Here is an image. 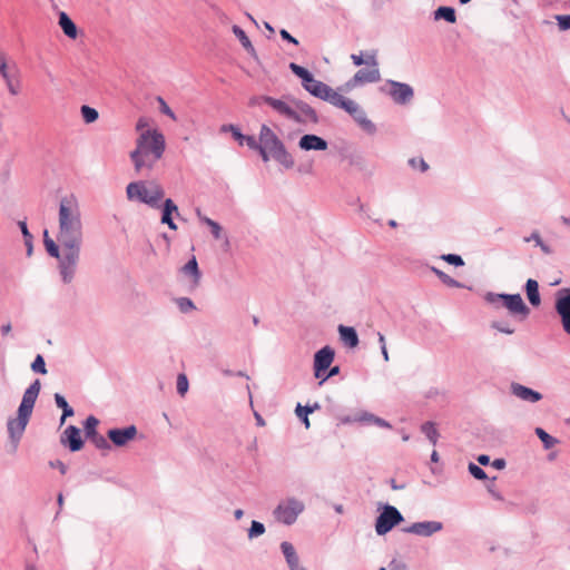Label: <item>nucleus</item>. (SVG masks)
Listing matches in <instances>:
<instances>
[{
    "instance_id": "obj_1",
    "label": "nucleus",
    "mask_w": 570,
    "mask_h": 570,
    "mask_svg": "<svg viewBox=\"0 0 570 570\" xmlns=\"http://www.w3.org/2000/svg\"><path fill=\"white\" fill-rule=\"evenodd\" d=\"M57 240L60 245H79L83 242V226L78 200L73 195L60 199Z\"/></svg>"
},
{
    "instance_id": "obj_2",
    "label": "nucleus",
    "mask_w": 570,
    "mask_h": 570,
    "mask_svg": "<svg viewBox=\"0 0 570 570\" xmlns=\"http://www.w3.org/2000/svg\"><path fill=\"white\" fill-rule=\"evenodd\" d=\"M166 148L164 135L157 129H148L139 135L130 159L137 174L151 170L163 157Z\"/></svg>"
},
{
    "instance_id": "obj_3",
    "label": "nucleus",
    "mask_w": 570,
    "mask_h": 570,
    "mask_svg": "<svg viewBox=\"0 0 570 570\" xmlns=\"http://www.w3.org/2000/svg\"><path fill=\"white\" fill-rule=\"evenodd\" d=\"M40 389V380L36 379L24 391L17 411V416L9 419L7 422L9 439L14 448L18 446L30 421Z\"/></svg>"
},
{
    "instance_id": "obj_4",
    "label": "nucleus",
    "mask_w": 570,
    "mask_h": 570,
    "mask_svg": "<svg viewBox=\"0 0 570 570\" xmlns=\"http://www.w3.org/2000/svg\"><path fill=\"white\" fill-rule=\"evenodd\" d=\"M126 194L129 200H137L151 208H160L165 190L156 180H138L127 185Z\"/></svg>"
},
{
    "instance_id": "obj_5",
    "label": "nucleus",
    "mask_w": 570,
    "mask_h": 570,
    "mask_svg": "<svg viewBox=\"0 0 570 570\" xmlns=\"http://www.w3.org/2000/svg\"><path fill=\"white\" fill-rule=\"evenodd\" d=\"M484 301L492 305L494 308L503 306L508 309L511 316L519 317L521 321L527 320L531 313L530 307L523 302L521 295L488 292L484 295Z\"/></svg>"
},
{
    "instance_id": "obj_6",
    "label": "nucleus",
    "mask_w": 570,
    "mask_h": 570,
    "mask_svg": "<svg viewBox=\"0 0 570 570\" xmlns=\"http://www.w3.org/2000/svg\"><path fill=\"white\" fill-rule=\"evenodd\" d=\"M259 144L271 151L272 159L277 161L286 169H289L294 166V159L287 151L284 142L265 124L262 125L259 129Z\"/></svg>"
},
{
    "instance_id": "obj_7",
    "label": "nucleus",
    "mask_w": 570,
    "mask_h": 570,
    "mask_svg": "<svg viewBox=\"0 0 570 570\" xmlns=\"http://www.w3.org/2000/svg\"><path fill=\"white\" fill-rule=\"evenodd\" d=\"M62 253L58 261V272L63 284L73 282L80 259L81 246L79 245H61Z\"/></svg>"
},
{
    "instance_id": "obj_8",
    "label": "nucleus",
    "mask_w": 570,
    "mask_h": 570,
    "mask_svg": "<svg viewBox=\"0 0 570 570\" xmlns=\"http://www.w3.org/2000/svg\"><path fill=\"white\" fill-rule=\"evenodd\" d=\"M367 57V68L360 69L355 75L345 83L346 88L352 89L365 83H374L381 80V72L377 61V51L370 50L365 52Z\"/></svg>"
},
{
    "instance_id": "obj_9",
    "label": "nucleus",
    "mask_w": 570,
    "mask_h": 570,
    "mask_svg": "<svg viewBox=\"0 0 570 570\" xmlns=\"http://www.w3.org/2000/svg\"><path fill=\"white\" fill-rule=\"evenodd\" d=\"M304 509L305 505L301 500L296 498H287L277 504L273 514L278 522L285 525H292L296 522L298 515L304 511Z\"/></svg>"
},
{
    "instance_id": "obj_10",
    "label": "nucleus",
    "mask_w": 570,
    "mask_h": 570,
    "mask_svg": "<svg viewBox=\"0 0 570 570\" xmlns=\"http://www.w3.org/2000/svg\"><path fill=\"white\" fill-rule=\"evenodd\" d=\"M404 521L402 513L391 504H384L375 520L377 535H384Z\"/></svg>"
},
{
    "instance_id": "obj_11",
    "label": "nucleus",
    "mask_w": 570,
    "mask_h": 570,
    "mask_svg": "<svg viewBox=\"0 0 570 570\" xmlns=\"http://www.w3.org/2000/svg\"><path fill=\"white\" fill-rule=\"evenodd\" d=\"M554 309L564 333L570 335V288H561L556 293Z\"/></svg>"
},
{
    "instance_id": "obj_12",
    "label": "nucleus",
    "mask_w": 570,
    "mask_h": 570,
    "mask_svg": "<svg viewBox=\"0 0 570 570\" xmlns=\"http://www.w3.org/2000/svg\"><path fill=\"white\" fill-rule=\"evenodd\" d=\"M386 86L389 89L385 92L396 105H406L414 98V90L409 83L390 79L386 81ZM382 90L384 91V89Z\"/></svg>"
},
{
    "instance_id": "obj_13",
    "label": "nucleus",
    "mask_w": 570,
    "mask_h": 570,
    "mask_svg": "<svg viewBox=\"0 0 570 570\" xmlns=\"http://www.w3.org/2000/svg\"><path fill=\"white\" fill-rule=\"evenodd\" d=\"M289 95L284 96L282 99L274 98V97H267L266 105H268L275 112H277L279 116H283L296 124H301L303 120L302 115H299L291 104L289 99L287 98Z\"/></svg>"
},
{
    "instance_id": "obj_14",
    "label": "nucleus",
    "mask_w": 570,
    "mask_h": 570,
    "mask_svg": "<svg viewBox=\"0 0 570 570\" xmlns=\"http://www.w3.org/2000/svg\"><path fill=\"white\" fill-rule=\"evenodd\" d=\"M334 357L335 352L330 345H326L318 350L314 355V376L321 377L322 374H325V372L330 368L331 364L333 363Z\"/></svg>"
},
{
    "instance_id": "obj_15",
    "label": "nucleus",
    "mask_w": 570,
    "mask_h": 570,
    "mask_svg": "<svg viewBox=\"0 0 570 570\" xmlns=\"http://www.w3.org/2000/svg\"><path fill=\"white\" fill-rule=\"evenodd\" d=\"M137 435V428L135 425H128L126 428L110 429L107 432V438L110 442L118 448L127 445Z\"/></svg>"
},
{
    "instance_id": "obj_16",
    "label": "nucleus",
    "mask_w": 570,
    "mask_h": 570,
    "mask_svg": "<svg viewBox=\"0 0 570 570\" xmlns=\"http://www.w3.org/2000/svg\"><path fill=\"white\" fill-rule=\"evenodd\" d=\"M443 529V523L440 521H421L414 522L411 525L403 528L405 533H412L420 537H431Z\"/></svg>"
},
{
    "instance_id": "obj_17",
    "label": "nucleus",
    "mask_w": 570,
    "mask_h": 570,
    "mask_svg": "<svg viewBox=\"0 0 570 570\" xmlns=\"http://www.w3.org/2000/svg\"><path fill=\"white\" fill-rule=\"evenodd\" d=\"M60 443L71 452L80 451L83 446L80 429L75 425H68L60 435Z\"/></svg>"
},
{
    "instance_id": "obj_18",
    "label": "nucleus",
    "mask_w": 570,
    "mask_h": 570,
    "mask_svg": "<svg viewBox=\"0 0 570 570\" xmlns=\"http://www.w3.org/2000/svg\"><path fill=\"white\" fill-rule=\"evenodd\" d=\"M304 89L312 96L326 102H331L332 97L336 94V91L328 85L315 78L312 79V82L306 83Z\"/></svg>"
},
{
    "instance_id": "obj_19",
    "label": "nucleus",
    "mask_w": 570,
    "mask_h": 570,
    "mask_svg": "<svg viewBox=\"0 0 570 570\" xmlns=\"http://www.w3.org/2000/svg\"><path fill=\"white\" fill-rule=\"evenodd\" d=\"M180 273L189 278V287L190 289H196L202 279V272L199 271L198 263L195 256L180 268Z\"/></svg>"
},
{
    "instance_id": "obj_20",
    "label": "nucleus",
    "mask_w": 570,
    "mask_h": 570,
    "mask_svg": "<svg viewBox=\"0 0 570 570\" xmlns=\"http://www.w3.org/2000/svg\"><path fill=\"white\" fill-rule=\"evenodd\" d=\"M510 390L512 395L529 403H537L543 397L540 392L515 382L511 384Z\"/></svg>"
},
{
    "instance_id": "obj_21",
    "label": "nucleus",
    "mask_w": 570,
    "mask_h": 570,
    "mask_svg": "<svg viewBox=\"0 0 570 570\" xmlns=\"http://www.w3.org/2000/svg\"><path fill=\"white\" fill-rule=\"evenodd\" d=\"M293 105V108L303 117V120L301 124H304L306 121H311L313 124L318 122V115L314 108H312L307 102L296 99L292 96L287 97Z\"/></svg>"
},
{
    "instance_id": "obj_22",
    "label": "nucleus",
    "mask_w": 570,
    "mask_h": 570,
    "mask_svg": "<svg viewBox=\"0 0 570 570\" xmlns=\"http://www.w3.org/2000/svg\"><path fill=\"white\" fill-rule=\"evenodd\" d=\"M327 141L314 134H306L303 135L298 140V147L303 150L309 151V150H326L327 149Z\"/></svg>"
},
{
    "instance_id": "obj_23",
    "label": "nucleus",
    "mask_w": 570,
    "mask_h": 570,
    "mask_svg": "<svg viewBox=\"0 0 570 570\" xmlns=\"http://www.w3.org/2000/svg\"><path fill=\"white\" fill-rule=\"evenodd\" d=\"M176 215L177 217L180 216L177 205L174 203L171 198H167L164 200L161 206V224H165L170 228L171 230H177V225L174 222L173 215Z\"/></svg>"
},
{
    "instance_id": "obj_24",
    "label": "nucleus",
    "mask_w": 570,
    "mask_h": 570,
    "mask_svg": "<svg viewBox=\"0 0 570 570\" xmlns=\"http://www.w3.org/2000/svg\"><path fill=\"white\" fill-rule=\"evenodd\" d=\"M0 75L6 81L7 88L12 96H17L20 92V82L14 80V75L9 70L6 58L0 55Z\"/></svg>"
},
{
    "instance_id": "obj_25",
    "label": "nucleus",
    "mask_w": 570,
    "mask_h": 570,
    "mask_svg": "<svg viewBox=\"0 0 570 570\" xmlns=\"http://www.w3.org/2000/svg\"><path fill=\"white\" fill-rule=\"evenodd\" d=\"M281 551L284 554V558L286 560V563H287L289 570L301 567L298 554H297L294 546L291 542L283 541L281 543Z\"/></svg>"
},
{
    "instance_id": "obj_26",
    "label": "nucleus",
    "mask_w": 570,
    "mask_h": 570,
    "mask_svg": "<svg viewBox=\"0 0 570 570\" xmlns=\"http://www.w3.org/2000/svg\"><path fill=\"white\" fill-rule=\"evenodd\" d=\"M331 105L344 109L350 116L357 112L358 104L352 99L345 98L344 96L336 92L334 97H332Z\"/></svg>"
},
{
    "instance_id": "obj_27",
    "label": "nucleus",
    "mask_w": 570,
    "mask_h": 570,
    "mask_svg": "<svg viewBox=\"0 0 570 570\" xmlns=\"http://www.w3.org/2000/svg\"><path fill=\"white\" fill-rule=\"evenodd\" d=\"M351 117L368 135H374L376 132L375 124L367 118L366 112L362 109L361 106H358L357 112H355Z\"/></svg>"
},
{
    "instance_id": "obj_28",
    "label": "nucleus",
    "mask_w": 570,
    "mask_h": 570,
    "mask_svg": "<svg viewBox=\"0 0 570 570\" xmlns=\"http://www.w3.org/2000/svg\"><path fill=\"white\" fill-rule=\"evenodd\" d=\"M524 291H525L527 298H528L529 303L532 306L538 307L541 304L539 283L533 278H529L525 282Z\"/></svg>"
},
{
    "instance_id": "obj_29",
    "label": "nucleus",
    "mask_w": 570,
    "mask_h": 570,
    "mask_svg": "<svg viewBox=\"0 0 570 570\" xmlns=\"http://www.w3.org/2000/svg\"><path fill=\"white\" fill-rule=\"evenodd\" d=\"M60 28L62 29L63 33L70 38L76 39L78 36V29L76 23L70 19V17L61 11L59 13V21H58Z\"/></svg>"
},
{
    "instance_id": "obj_30",
    "label": "nucleus",
    "mask_w": 570,
    "mask_h": 570,
    "mask_svg": "<svg viewBox=\"0 0 570 570\" xmlns=\"http://www.w3.org/2000/svg\"><path fill=\"white\" fill-rule=\"evenodd\" d=\"M338 333L341 340L344 342L345 345L348 347H356L358 345V335L354 327L352 326H338Z\"/></svg>"
},
{
    "instance_id": "obj_31",
    "label": "nucleus",
    "mask_w": 570,
    "mask_h": 570,
    "mask_svg": "<svg viewBox=\"0 0 570 570\" xmlns=\"http://www.w3.org/2000/svg\"><path fill=\"white\" fill-rule=\"evenodd\" d=\"M232 31L235 35V37L239 40L242 46L245 48V50L255 59H257V53L252 45L249 38L246 36L245 31L237 24H234L232 27Z\"/></svg>"
},
{
    "instance_id": "obj_32",
    "label": "nucleus",
    "mask_w": 570,
    "mask_h": 570,
    "mask_svg": "<svg viewBox=\"0 0 570 570\" xmlns=\"http://www.w3.org/2000/svg\"><path fill=\"white\" fill-rule=\"evenodd\" d=\"M196 215H197V217H198L200 223L207 225L210 228V233H212V235H213V237L215 239H220L222 238L223 228H222V226L217 222H215L212 218L203 215L202 210L199 208L196 209Z\"/></svg>"
},
{
    "instance_id": "obj_33",
    "label": "nucleus",
    "mask_w": 570,
    "mask_h": 570,
    "mask_svg": "<svg viewBox=\"0 0 570 570\" xmlns=\"http://www.w3.org/2000/svg\"><path fill=\"white\" fill-rule=\"evenodd\" d=\"M43 245L49 256L53 258H60V254L62 253V247L58 243V240H53L49 237L48 230L43 232Z\"/></svg>"
},
{
    "instance_id": "obj_34",
    "label": "nucleus",
    "mask_w": 570,
    "mask_h": 570,
    "mask_svg": "<svg viewBox=\"0 0 570 570\" xmlns=\"http://www.w3.org/2000/svg\"><path fill=\"white\" fill-rule=\"evenodd\" d=\"M55 402L57 407L62 410V415L60 417V425H62L66 422L67 417H70L75 414L73 409L68 404L67 400L63 395L56 393L55 394Z\"/></svg>"
},
{
    "instance_id": "obj_35",
    "label": "nucleus",
    "mask_w": 570,
    "mask_h": 570,
    "mask_svg": "<svg viewBox=\"0 0 570 570\" xmlns=\"http://www.w3.org/2000/svg\"><path fill=\"white\" fill-rule=\"evenodd\" d=\"M291 71L302 80V87L305 88L306 83L312 82L314 76L306 68L295 63H289Z\"/></svg>"
},
{
    "instance_id": "obj_36",
    "label": "nucleus",
    "mask_w": 570,
    "mask_h": 570,
    "mask_svg": "<svg viewBox=\"0 0 570 570\" xmlns=\"http://www.w3.org/2000/svg\"><path fill=\"white\" fill-rule=\"evenodd\" d=\"M435 20H445L449 23H454L456 21L455 10L452 7L442 6L439 7L434 12Z\"/></svg>"
},
{
    "instance_id": "obj_37",
    "label": "nucleus",
    "mask_w": 570,
    "mask_h": 570,
    "mask_svg": "<svg viewBox=\"0 0 570 570\" xmlns=\"http://www.w3.org/2000/svg\"><path fill=\"white\" fill-rule=\"evenodd\" d=\"M421 432L426 436V439L435 445L439 440V432L436 430L435 423L432 421L424 422L421 425Z\"/></svg>"
},
{
    "instance_id": "obj_38",
    "label": "nucleus",
    "mask_w": 570,
    "mask_h": 570,
    "mask_svg": "<svg viewBox=\"0 0 570 570\" xmlns=\"http://www.w3.org/2000/svg\"><path fill=\"white\" fill-rule=\"evenodd\" d=\"M431 271L438 276V278L446 286L449 287H454V288H462L464 287V285L462 283H460L459 281L452 278L451 276H449L446 273H444L443 271L432 266L431 267Z\"/></svg>"
},
{
    "instance_id": "obj_39",
    "label": "nucleus",
    "mask_w": 570,
    "mask_h": 570,
    "mask_svg": "<svg viewBox=\"0 0 570 570\" xmlns=\"http://www.w3.org/2000/svg\"><path fill=\"white\" fill-rule=\"evenodd\" d=\"M534 433L541 440L544 450L552 449L556 444L559 443V440L551 436L549 433H547L542 428H535Z\"/></svg>"
},
{
    "instance_id": "obj_40",
    "label": "nucleus",
    "mask_w": 570,
    "mask_h": 570,
    "mask_svg": "<svg viewBox=\"0 0 570 570\" xmlns=\"http://www.w3.org/2000/svg\"><path fill=\"white\" fill-rule=\"evenodd\" d=\"M220 132H230L233 138L239 144V146H243L244 145V139H245V136L239 127H237L236 125H233V124H225L223 126H220V129H219Z\"/></svg>"
},
{
    "instance_id": "obj_41",
    "label": "nucleus",
    "mask_w": 570,
    "mask_h": 570,
    "mask_svg": "<svg viewBox=\"0 0 570 570\" xmlns=\"http://www.w3.org/2000/svg\"><path fill=\"white\" fill-rule=\"evenodd\" d=\"M18 226L23 236L24 245L27 248V255L30 256L32 254V248H33V245H32L33 236L29 232L26 220H20L18 223Z\"/></svg>"
},
{
    "instance_id": "obj_42",
    "label": "nucleus",
    "mask_w": 570,
    "mask_h": 570,
    "mask_svg": "<svg viewBox=\"0 0 570 570\" xmlns=\"http://www.w3.org/2000/svg\"><path fill=\"white\" fill-rule=\"evenodd\" d=\"M375 419V415L370 412H362L355 416H346L342 419L343 423H353V422H360L363 424H373V421Z\"/></svg>"
},
{
    "instance_id": "obj_43",
    "label": "nucleus",
    "mask_w": 570,
    "mask_h": 570,
    "mask_svg": "<svg viewBox=\"0 0 570 570\" xmlns=\"http://www.w3.org/2000/svg\"><path fill=\"white\" fill-rule=\"evenodd\" d=\"M98 424H99V420L94 415H89L86 419V421L83 423V430H85V434H86L87 439H89L90 436L98 433V431H97Z\"/></svg>"
},
{
    "instance_id": "obj_44",
    "label": "nucleus",
    "mask_w": 570,
    "mask_h": 570,
    "mask_svg": "<svg viewBox=\"0 0 570 570\" xmlns=\"http://www.w3.org/2000/svg\"><path fill=\"white\" fill-rule=\"evenodd\" d=\"M80 114L86 124H92L99 117L98 111L95 108L87 105L81 106Z\"/></svg>"
},
{
    "instance_id": "obj_45",
    "label": "nucleus",
    "mask_w": 570,
    "mask_h": 570,
    "mask_svg": "<svg viewBox=\"0 0 570 570\" xmlns=\"http://www.w3.org/2000/svg\"><path fill=\"white\" fill-rule=\"evenodd\" d=\"M295 413L297 417L303 422L306 429L309 428L308 414L313 413V407L309 405H301L299 403L296 405Z\"/></svg>"
},
{
    "instance_id": "obj_46",
    "label": "nucleus",
    "mask_w": 570,
    "mask_h": 570,
    "mask_svg": "<svg viewBox=\"0 0 570 570\" xmlns=\"http://www.w3.org/2000/svg\"><path fill=\"white\" fill-rule=\"evenodd\" d=\"M98 450L101 451H110L111 444L108 442L107 438L97 433L88 439Z\"/></svg>"
},
{
    "instance_id": "obj_47",
    "label": "nucleus",
    "mask_w": 570,
    "mask_h": 570,
    "mask_svg": "<svg viewBox=\"0 0 570 570\" xmlns=\"http://www.w3.org/2000/svg\"><path fill=\"white\" fill-rule=\"evenodd\" d=\"M265 525L262 522L253 520L248 529V538L254 539L261 537L265 533Z\"/></svg>"
},
{
    "instance_id": "obj_48",
    "label": "nucleus",
    "mask_w": 570,
    "mask_h": 570,
    "mask_svg": "<svg viewBox=\"0 0 570 570\" xmlns=\"http://www.w3.org/2000/svg\"><path fill=\"white\" fill-rule=\"evenodd\" d=\"M175 302L181 313H188L196 308L194 302L188 297H178Z\"/></svg>"
},
{
    "instance_id": "obj_49",
    "label": "nucleus",
    "mask_w": 570,
    "mask_h": 570,
    "mask_svg": "<svg viewBox=\"0 0 570 570\" xmlns=\"http://www.w3.org/2000/svg\"><path fill=\"white\" fill-rule=\"evenodd\" d=\"M31 371L38 374H47L46 362L42 355L38 354L31 363Z\"/></svg>"
},
{
    "instance_id": "obj_50",
    "label": "nucleus",
    "mask_w": 570,
    "mask_h": 570,
    "mask_svg": "<svg viewBox=\"0 0 570 570\" xmlns=\"http://www.w3.org/2000/svg\"><path fill=\"white\" fill-rule=\"evenodd\" d=\"M468 470H469L470 474H471L474 479H476V480H481V481H483V480H487V479H488V475H487V473L484 472V470H483L480 465H478V464H475V463H473V462H470V463H469V465H468Z\"/></svg>"
},
{
    "instance_id": "obj_51",
    "label": "nucleus",
    "mask_w": 570,
    "mask_h": 570,
    "mask_svg": "<svg viewBox=\"0 0 570 570\" xmlns=\"http://www.w3.org/2000/svg\"><path fill=\"white\" fill-rule=\"evenodd\" d=\"M441 259L455 267H461L464 265L463 258L458 254H443Z\"/></svg>"
},
{
    "instance_id": "obj_52",
    "label": "nucleus",
    "mask_w": 570,
    "mask_h": 570,
    "mask_svg": "<svg viewBox=\"0 0 570 570\" xmlns=\"http://www.w3.org/2000/svg\"><path fill=\"white\" fill-rule=\"evenodd\" d=\"M491 327L493 330H497L500 333H504L508 335H511L514 333V328L510 327L507 323L499 322V321L491 322Z\"/></svg>"
},
{
    "instance_id": "obj_53",
    "label": "nucleus",
    "mask_w": 570,
    "mask_h": 570,
    "mask_svg": "<svg viewBox=\"0 0 570 570\" xmlns=\"http://www.w3.org/2000/svg\"><path fill=\"white\" fill-rule=\"evenodd\" d=\"M409 165L412 168H419L420 171H422V173H425L429 170V164L423 158H415V157L410 158Z\"/></svg>"
},
{
    "instance_id": "obj_54",
    "label": "nucleus",
    "mask_w": 570,
    "mask_h": 570,
    "mask_svg": "<svg viewBox=\"0 0 570 570\" xmlns=\"http://www.w3.org/2000/svg\"><path fill=\"white\" fill-rule=\"evenodd\" d=\"M177 392L180 395H185V393L188 391V380L185 374H179L177 377Z\"/></svg>"
},
{
    "instance_id": "obj_55",
    "label": "nucleus",
    "mask_w": 570,
    "mask_h": 570,
    "mask_svg": "<svg viewBox=\"0 0 570 570\" xmlns=\"http://www.w3.org/2000/svg\"><path fill=\"white\" fill-rule=\"evenodd\" d=\"M554 18L560 30H570V14H558Z\"/></svg>"
},
{
    "instance_id": "obj_56",
    "label": "nucleus",
    "mask_w": 570,
    "mask_h": 570,
    "mask_svg": "<svg viewBox=\"0 0 570 570\" xmlns=\"http://www.w3.org/2000/svg\"><path fill=\"white\" fill-rule=\"evenodd\" d=\"M157 101L159 102V109L163 114L170 117L173 120H176L175 112L170 109V107L167 105V102L164 100L163 97H157Z\"/></svg>"
},
{
    "instance_id": "obj_57",
    "label": "nucleus",
    "mask_w": 570,
    "mask_h": 570,
    "mask_svg": "<svg viewBox=\"0 0 570 570\" xmlns=\"http://www.w3.org/2000/svg\"><path fill=\"white\" fill-rule=\"evenodd\" d=\"M340 373V366H330V368L325 372V374H322L321 377H317L320 380L318 384L322 385L325 381H327L330 377H333Z\"/></svg>"
},
{
    "instance_id": "obj_58",
    "label": "nucleus",
    "mask_w": 570,
    "mask_h": 570,
    "mask_svg": "<svg viewBox=\"0 0 570 570\" xmlns=\"http://www.w3.org/2000/svg\"><path fill=\"white\" fill-rule=\"evenodd\" d=\"M351 60L354 66L360 67L362 65H366L367 57L365 56V52H361L360 55L353 53L351 55Z\"/></svg>"
},
{
    "instance_id": "obj_59",
    "label": "nucleus",
    "mask_w": 570,
    "mask_h": 570,
    "mask_svg": "<svg viewBox=\"0 0 570 570\" xmlns=\"http://www.w3.org/2000/svg\"><path fill=\"white\" fill-rule=\"evenodd\" d=\"M279 36L283 40H285L289 43H293L295 46H297L299 43L298 40L295 37H293L286 29H281Z\"/></svg>"
},
{
    "instance_id": "obj_60",
    "label": "nucleus",
    "mask_w": 570,
    "mask_h": 570,
    "mask_svg": "<svg viewBox=\"0 0 570 570\" xmlns=\"http://www.w3.org/2000/svg\"><path fill=\"white\" fill-rule=\"evenodd\" d=\"M244 145H246L249 149L255 150L259 146V141L256 140L254 136H245Z\"/></svg>"
},
{
    "instance_id": "obj_61",
    "label": "nucleus",
    "mask_w": 570,
    "mask_h": 570,
    "mask_svg": "<svg viewBox=\"0 0 570 570\" xmlns=\"http://www.w3.org/2000/svg\"><path fill=\"white\" fill-rule=\"evenodd\" d=\"M268 96H253L249 101H248V105L250 107H255V106H261L262 104H266V99H267Z\"/></svg>"
},
{
    "instance_id": "obj_62",
    "label": "nucleus",
    "mask_w": 570,
    "mask_h": 570,
    "mask_svg": "<svg viewBox=\"0 0 570 570\" xmlns=\"http://www.w3.org/2000/svg\"><path fill=\"white\" fill-rule=\"evenodd\" d=\"M255 150L259 153L262 160L265 163H267L272 158L271 151L268 149H266L264 146H262L261 144H259L258 148H256Z\"/></svg>"
},
{
    "instance_id": "obj_63",
    "label": "nucleus",
    "mask_w": 570,
    "mask_h": 570,
    "mask_svg": "<svg viewBox=\"0 0 570 570\" xmlns=\"http://www.w3.org/2000/svg\"><path fill=\"white\" fill-rule=\"evenodd\" d=\"M49 465L51 468L58 469L61 474H66L67 473V465L62 461H60V460L50 461Z\"/></svg>"
},
{
    "instance_id": "obj_64",
    "label": "nucleus",
    "mask_w": 570,
    "mask_h": 570,
    "mask_svg": "<svg viewBox=\"0 0 570 570\" xmlns=\"http://www.w3.org/2000/svg\"><path fill=\"white\" fill-rule=\"evenodd\" d=\"M540 240H541V236H540L539 232H537V230H534L530 236L524 237L525 243L534 242L535 245L538 243H540Z\"/></svg>"
}]
</instances>
